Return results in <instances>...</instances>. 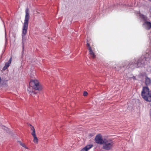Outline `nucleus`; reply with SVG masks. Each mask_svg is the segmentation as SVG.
Here are the masks:
<instances>
[{
    "label": "nucleus",
    "mask_w": 151,
    "mask_h": 151,
    "mask_svg": "<svg viewBox=\"0 0 151 151\" xmlns=\"http://www.w3.org/2000/svg\"><path fill=\"white\" fill-rule=\"evenodd\" d=\"M29 87L27 88L29 94L32 96L41 91L42 87L37 80H31L29 83Z\"/></svg>",
    "instance_id": "1"
},
{
    "label": "nucleus",
    "mask_w": 151,
    "mask_h": 151,
    "mask_svg": "<svg viewBox=\"0 0 151 151\" xmlns=\"http://www.w3.org/2000/svg\"><path fill=\"white\" fill-rule=\"evenodd\" d=\"M25 13L26 14L22 32V43L23 50L24 49L23 38L25 37L27 32V30L28 26V22L30 17L29 10L28 8H27L25 10Z\"/></svg>",
    "instance_id": "2"
},
{
    "label": "nucleus",
    "mask_w": 151,
    "mask_h": 151,
    "mask_svg": "<svg viewBox=\"0 0 151 151\" xmlns=\"http://www.w3.org/2000/svg\"><path fill=\"white\" fill-rule=\"evenodd\" d=\"M103 148L106 150H109L114 147V142L111 139H105L104 143L103 144Z\"/></svg>",
    "instance_id": "3"
},
{
    "label": "nucleus",
    "mask_w": 151,
    "mask_h": 151,
    "mask_svg": "<svg viewBox=\"0 0 151 151\" xmlns=\"http://www.w3.org/2000/svg\"><path fill=\"white\" fill-rule=\"evenodd\" d=\"M94 140L96 143L100 144H103L105 141V139H102V136L100 134L96 135Z\"/></svg>",
    "instance_id": "4"
},
{
    "label": "nucleus",
    "mask_w": 151,
    "mask_h": 151,
    "mask_svg": "<svg viewBox=\"0 0 151 151\" xmlns=\"http://www.w3.org/2000/svg\"><path fill=\"white\" fill-rule=\"evenodd\" d=\"M142 63L141 62V60H138L135 63H132V64H130L129 65L130 68H132V66L134 67L133 68H138L141 66Z\"/></svg>",
    "instance_id": "5"
},
{
    "label": "nucleus",
    "mask_w": 151,
    "mask_h": 151,
    "mask_svg": "<svg viewBox=\"0 0 151 151\" xmlns=\"http://www.w3.org/2000/svg\"><path fill=\"white\" fill-rule=\"evenodd\" d=\"M142 26L146 29L149 30L151 28V23L147 21H145L144 22Z\"/></svg>",
    "instance_id": "6"
},
{
    "label": "nucleus",
    "mask_w": 151,
    "mask_h": 151,
    "mask_svg": "<svg viewBox=\"0 0 151 151\" xmlns=\"http://www.w3.org/2000/svg\"><path fill=\"white\" fill-rule=\"evenodd\" d=\"M87 46L88 47V50L89 51V54L93 58H94L95 57V55L94 53L93 52L92 50L90 47V45L88 43L87 44Z\"/></svg>",
    "instance_id": "7"
},
{
    "label": "nucleus",
    "mask_w": 151,
    "mask_h": 151,
    "mask_svg": "<svg viewBox=\"0 0 151 151\" xmlns=\"http://www.w3.org/2000/svg\"><path fill=\"white\" fill-rule=\"evenodd\" d=\"M137 14L139 15V18L145 22L147 20V17L144 15L141 14L139 12H138Z\"/></svg>",
    "instance_id": "8"
},
{
    "label": "nucleus",
    "mask_w": 151,
    "mask_h": 151,
    "mask_svg": "<svg viewBox=\"0 0 151 151\" xmlns=\"http://www.w3.org/2000/svg\"><path fill=\"white\" fill-rule=\"evenodd\" d=\"M12 61V58L11 57L10 59L9 60V61L6 63L5 66L3 68L2 70H6L8 68L10 65Z\"/></svg>",
    "instance_id": "9"
},
{
    "label": "nucleus",
    "mask_w": 151,
    "mask_h": 151,
    "mask_svg": "<svg viewBox=\"0 0 151 151\" xmlns=\"http://www.w3.org/2000/svg\"><path fill=\"white\" fill-rule=\"evenodd\" d=\"M145 83L147 85H149L150 84L151 80L149 78H148L147 77H146L145 78Z\"/></svg>",
    "instance_id": "10"
},
{
    "label": "nucleus",
    "mask_w": 151,
    "mask_h": 151,
    "mask_svg": "<svg viewBox=\"0 0 151 151\" xmlns=\"http://www.w3.org/2000/svg\"><path fill=\"white\" fill-rule=\"evenodd\" d=\"M93 146V145H88L86 146L85 147L83 148L84 149H85V150L86 151H88L90 149L92 148Z\"/></svg>",
    "instance_id": "11"
},
{
    "label": "nucleus",
    "mask_w": 151,
    "mask_h": 151,
    "mask_svg": "<svg viewBox=\"0 0 151 151\" xmlns=\"http://www.w3.org/2000/svg\"><path fill=\"white\" fill-rule=\"evenodd\" d=\"M30 126L31 127V130L33 131L31 133V134L33 136H36L35 128H34V127L32 126L31 125H30Z\"/></svg>",
    "instance_id": "12"
},
{
    "label": "nucleus",
    "mask_w": 151,
    "mask_h": 151,
    "mask_svg": "<svg viewBox=\"0 0 151 151\" xmlns=\"http://www.w3.org/2000/svg\"><path fill=\"white\" fill-rule=\"evenodd\" d=\"M34 137L33 141L35 143H37L38 142V139L36 136H33Z\"/></svg>",
    "instance_id": "13"
},
{
    "label": "nucleus",
    "mask_w": 151,
    "mask_h": 151,
    "mask_svg": "<svg viewBox=\"0 0 151 151\" xmlns=\"http://www.w3.org/2000/svg\"><path fill=\"white\" fill-rule=\"evenodd\" d=\"M19 143H20V145L22 146L23 147L26 148H27V147H26L25 145L24 144L22 143L21 142H19Z\"/></svg>",
    "instance_id": "14"
},
{
    "label": "nucleus",
    "mask_w": 151,
    "mask_h": 151,
    "mask_svg": "<svg viewBox=\"0 0 151 151\" xmlns=\"http://www.w3.org/2000/svg\"><path fill=\"white\" fill-rule=\"evenodd\" d=\"M88 95V93L86 91H84L83 93V95L84 96H86Z\"/></svg>",
    "instance_id": "15"
},
{
    "label": "nucleus",
    "mask_w": 151,
    "mask_h": 151,
    "mask_svg": "<svg viewBox=\"0 0 151 151\" xmlns=\"http://www.w3.org/2000/svg\"><path fill=\"white\" fill-rule=\"evenodd\" d=\"M94 134H89V136L91 137H92L94 135Z\"/></svg>",
    "instance_id": "16"
},
{
    "label": "nucleus",
    "mask_w": 151,
    "mask_h": 151,
    "mask_svg": "<svg viewBox=\"0 0 151 151\" xmlns=\"http://www.w3.org/2000/svg\"><path fill=\"white\" fill-rule=\"evenodd\" d=\"M81 151H86L85 150V149H84L83 148L82 149Z\"/></svg>",
    "instance_id": "17"
},
{
    "label": "nucleus",
    "mask_w": 151,
    "mask_h": 151,
    "mask_svg": "<svg viewBox=\"0 0 151 151\" xmlns=\"http://www.w3.org/2000/svg\"><path fill=\"white\" fill-rule=\"evenodd\" d=\"M148 1H149L151 2V0H148Z\"/></svg>",
    "instance_id": "18"
}]
</instances>
